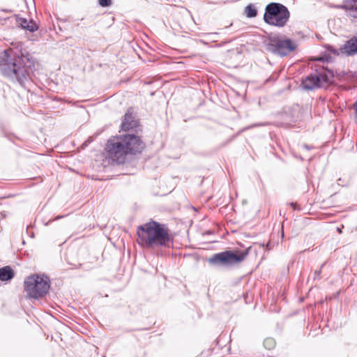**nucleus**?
Wrapping results in <instances>:
<instances>
[{
	"mask_svg": "<svg viewBox=\"0 0 357 357\" xmlns=\"http://www.w3.org/2000/svg\"><path fill=\"white\" fill-rule=\"evenodd\" d=\"M250 247L241 251L226 250L214 254L208 260V263L216 267L229 268L245 260Z\"/></svg>",
	"mask_w": 357,
	"mask_h": 357,
	"instance_id": "6",
	"label": "nucleus"
},
{
	"mask_svg": "<svg viewBox=\"0 0 357 357\" xmlns=\"http://www.w3.org/2000/svg\"><path fill=\"white\" fill-rule=\"evenodd\" d=\"M334 77L333 71L326 69L324 72L316 71L302 79V86L307 90L325 87L332 82Z\"/></svg>",
	"mask_w": 357,
	"mask_h": 357,
	"instance_id": "7",
	"label": "nucleus"
},
{
	"mask_svg": "<svg viewBox=\"0 0 357 357\" xmlns=\"http://www.w3.org/2000/svg\"><path fill=\"white\" fill-rule=\"evenodd\" d=\"M266 348L271 349L275 344L274 340L271 338L266 339L264 342Z\"/></svg>",
	"mask_w": 357,
	"mask_h": 357,
	"instance_id": "16",
	"label": "nucleus"
},
{
	"mask_svg": "<svg viewBox=\"0 0 357 357\" xmlns=\"http://www.w3.org/2000/svg\"><path fill=\"white\" fill-rule=\"evenodd\" d=\"M99 5L102 7H107L111 6L112 1H98Z\"/></svg>",
	"mask_w": 357,
	"mask_h": 357,
	"instance_id": "18",
	"label": "nucleus"
},
{
	"mask_svg": "<svg viewBox=\"0 0 357 357\" xmlns=\"http://www.w3.org/2000/svg\"><path fill=\"white\" fill-rule=\"evenodd\" d=\"M50 280L45 275L33 274L24 281V289L29 298L39 299L49 292Z\"/></svg>",
	"mask_w": 357,
	"mask_h": 357,
	"instance_id": "4",
	"label": "nucleus"
},
{
	"mask_svg": "<svg viewBox=\"0 0 357 357\" xmlns=\"http://www.w3.org/2000/svg\"><path fill=\"white\" fill-rule=\"evenodd\" d=\"M317 60H318V61H327V62H329V61H331V56H328V55H326V54H324L323 56H321V57L319 58Z\"/></svg>",
	"mask_w": 357,
	"mask_h": 357,
	"instance_id": "17",
	"label": "nucleus"
},
{
	"mask_svg": "<svg viewBox=\"0 0 357 357\" xmlns=\"http://www.w3.org/2000/svg\"><path fill=\"white\" fill-rule=\"evenodd\" d=\"M62 218V216H57V217L55 218V220H58V219H60V218Z\"/></svg>",
	"mask_w": 357,
	"mask_h": 357,
	"instance_id": "20",
	"label": "nucleus"
},
{
	"mask_svg": "<svg viewBox=\"0 0 357 357\" xmlns=\"http://www.w3.org/2000/svg\"><path fill=\"white\" fill-rule=\"evenodd\" d=\"M266 125H268V123H259V124H257V125L251 126L250 127L252 128V127H255V126H266Z\"/></svg>",
	"mask_w": 357,
	"mask_h": 357,
	"instance_id": "19",
	"label": "nucleus"
},
{
	"mask_svg": "<svg viewBox=\"0 0 357 357\" xmlns=\"http://www.w3.org/2000/svg\"><path fill=\"white\" fill-rule=\"evenodd\" d=\"M17 22L22 29L28 30L30 32H34L38 29V26L36 22H34L33 20L28 21L25 18L20 17L17 19Z\"/></svg>",
	"mask_w": 357,
	"mask_h": 357,
	"instance_id": "12",
	"label": "nucleus"
},
{
	"mask_svg": "<svg viewBox=\"0 0 357 357\" xmlns=\"http://www.w3.org/2000/svg\"><path fill=\"white\" fill-rule=\"evenodd\" d=\"M296 44L289 38L279 35L271 36L268 38V50L275 54L284 56L294 51Z\"/></svg>",
	"mask_w": 357,
	"mask_h": 357,
	"instance_id": "8",
	"label": "nucleus"
},
{
	"mask_svg": "<svg viewBox=\"0 0 357 357\" xmlns=\"http://www.w3.org/2000/svg\"><path fill=\"white\" fill-rule=\"evenodd\" d=\"M326 263H323L319 270H316L314 273V279L319 280L321 279V273L324 267L326 266Z\"/></svg>",
	"mask_w": 357,
	"mask_h": 357,
	"instance_id": "15",
	"label": "nucleus"
},
{
	"mask_svg": "<svg viewBox=\"0 0 357 357\" xmlns=\"http://www.w3.org/2000/svg\"><path fill=\"white\" fill-rule=\"evenodd\" d=\"M327 50L335 56L340 54L352 56L357 54V37L354 36L347 40L340 49H335L333 46L328 45Z\"/></svg>",
	"mask_w": 357,
	"mask_h": 357,
	"instance_id": "9",
	"label": "nucleus"
},
{
	"mask_svg": "<svg viewBox=\"0 0 357 357\" xmlns=\"http://www.w3.org/2000/svg\"><path fill=\"white\" fill-rule=\"evenodd\" d=\"M328 8H341L345 10L348 15L357 18V1H344L342 4L326 3Z\"/></svg>",
	"mask_w": 357,
	"mask_h": 357,
	"instance_id": "11",
	"label": "nucleus"
},
{
	"mask_svg": "<svg viewBox=\"0 0 357 357\" xmlns=\"http://www.w3.org/2000/svg\"><path fill=\"white\" fill-rule=\"evenodd\" d=\"M289 17L290 13L285 6L272 1L266 6L263 19L271 26L282 28L287 24Z\"/></svg>",
	"mask_w": 357,
	"mask_h": 357,
	"instance_id": "5",
	"label": "nucleus"
},
{
	"mask_svg": "<svg viewBox=\"0 0 357 357\" xmlns=\"http://www.w3.org/2000/svg\"><path fill=\"white\" fill-rule=\"evenodd\" d=\"M137 234L138 243L146 248H169L173 243L167 225L156 221L138 226Z\"/></svg>",
	"mask_w": 357,
	"mask_h": 357,
	"instance_id": "3",
	"label": "nucleus"
},
{
	"mask_svg": "<svg viewBox=\"0 0 357 357\" xmlns=\"http://www.w3.org/2000/svg\"><path fill=\"white\" fill-rule=\"evenodd\" d=\"M145 144L140 137L135 135L115 136L107 140L105 146L107 156L119 164L123 163L128 154L140 153Z\"/></svg>",
	"mask_w": 357,
	"mask_h": 357,
	"instance_id": "2",
	"label": "nucleus"
},
{
	"mask_svg": "<svg viewBox=\"0 0 357 357\" xmlns=\"http://www.w3.org/2000/svg\"><path fill=\"white\" fill-rule=\"evenodd\" d=\"M15 273L9 266H6L0 268V280L8 281L13 278Z\"/></svg>",
	"mask_w": 357,
	"mask_h": 357,
	"instance_id": "13",
	"label": "nucleus"
},
{
	"mask_svg": "<svg viewBox=\"0 0 357 357\" xmlns=\"http://www.w3.org/2000/svg\"><path fill=\"white\" fill-rule=\"evenodd\" d=\"M337 230H338V231H339L340 233H341V232H342V231H341V229H339V228H338V229H337Z\"/></svg>",
	"mask_w": 357,
	"mask_h": 357,
	"instance_id": "21",
	"label": "nucleus"
},
{
	"mask_svg": "<svg viewBox=\"0 0 357 357\" xmlns=\"http://www.w3.org/2000/svg\"><path fill=\"white\" fill-rule=\"evenodd\" d=\"M139 126V121L136 114L133 112L132 108H129L122 119L121 129L124 131L130 130L137 131Z\"/></svg>",
	"mask_w": 357,
	"mask_h": 357,
	"instance_id": "10",
	"label": "nucleus"
},
{
	"mask_svg": "<svg viewBox=\"0 0 357 357\" xmlns=\"http://www.w3.org/2000/svg\"><path fill=\"white\" fill-rule=\"evenodd\" d=\"M35 69V59L29 52L4 50L0 55V71L6 77L24 86Z\"/></svg>",
	"mask_w": 357,
	"mask_h": 357,
	"instance_id": "1",
	"label": "nucleus"
},
{
	"mask_svg": "<svg viewBox=\"0 0 357 357\" xmlns=\"http://www.w3.org/2000/svg\"><path fill=\"white\" fill-rule=\"evenodd\" d=\"M244 13L247 17H255L257 15V7L254 4L250 3L245 8Z\"/></svg>",
	"mask_w": 357,
	"mask_h": 357,
	"instance_id": "14",
	"label": "nucleus"
}]
</instances>
